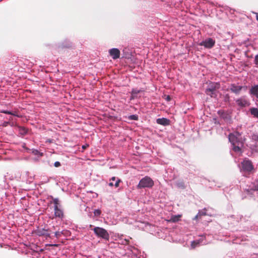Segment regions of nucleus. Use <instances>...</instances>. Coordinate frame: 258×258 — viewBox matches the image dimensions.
Listing matches in <instances>:
<instances>
[{
	"label": "nucleus",
	"mask_w": 258,
	"mask_h": 258,
	"mask_svg": "<svg viewBox=\"0 0 258 258\" xmlns=\"http://www.w3.org/2000/svg\"><path fill=\"white\" fill-rule=\"evenodd\" d=\"M54 216L55 217H58L62 219L63 216V211L59 208L58 207L54 206Z\"/></svg>",
	"instance_id": "nucleus-9"
},
{
	"label": "nucleus",
	"mask_w": 258,
	"mask_h": 258,
	"mask_svg": "<svg viewBox=\"0 0 258 258\" xmlns=\"http://www.w3.org/2000/svg\"><path fill=\"white\" fill-rule=\"evenodd\" d=\"M220 85L218 83H211L210 84L209 87L206 90V93L210 95L211 97H215L217 96L216 91L219 89Z\"/></svg>",
	"instance_id": "nucleus-3"
},
{
	"label": "nucleus",
	"mask_w": 258,
	"mask_h": 258,
	"mask_svg": "<svg viewBox=\"0 0 258 258\" xmlns=\"http://www.w3.org/2000/svg\"><path fill=\"white\" fill-rule=\"evenodd\" d=\"M242 169L246 171L250 172L253 169L252 162L249 160H244L241 163Z\"/></svg>",
	"instance_id": "nucleus-5"
},
{
	"label": "nucleus",
	"mask_w": 258,
	"mask_h": 258,
	"mask_svg": "<svg viewBox=\"0 0 258 258\" xmlns=\"http://www.w3.org/2000/svg\"><path fill=\"white\" fill-rule=\"evenodd\" d=\"M257 138L258 139V137H257Z\"/></svg>",
	"instance_id": "nucleus-37"
},
{
	"label": "nucleus",
	"mask_w": 258,
	"mask_h": 258,
	"mask_svg": "<svg viewBox=\"0 0 258 258\" xmlns=\"http://www.w3.org/2000/svg\"><path fill=\"white\" fill-rule=\"evenodd\" d=\"M116 179V177L114 176L111 178V180H112V181H115Z\"/></svg>",
	"instance_id": "nucleus-34"
},
{
	"label": "nucleus",
	"mask_w": 258,
	"mask_h": 258,
	"mask_svg": "<svg viewBox=\"0 0 258 258\" xmlns=\"http://www.w3.org/2000/svg\"><path fill=\"white\" fill-rule=\"evenodd\" d=\"M60 235V233L59 232H55V236L56 237H59Z\"/></svg>",
	"instance_id": "nucleus-30"
},
{
	"label": "nucleus",
	"mask_w": 258,
	"mask_h": 258,
	"mask_svg": "<svg viewBox=\"0 0 258 258\" xmlns=\"http://www.w3.org/2000/svg\"><path fill=\"white\" fill-rule=\"evenodd\" d=\"M250 93L254 96L258 101V85L252 86L250 89Z\"/></svg>",
	"instance_id": "nucleus-12"
},
{
	"label": "nucleus",
	"mask_w": 258,
	"mask_h": 258,
	"mask_svg": "<svg viewBox=\"0 0 258 258\" xmlns=\"http://www.w3.org/2000/svg\"><path fill=\"white\" fill-rule=\"evenodd\" d=\"M93 231L98 237H101L106 240L109 239V235L105 229L99 227H96L93 229Z\"/></svg>",
	"instance_id": "nucleus-4"
},
{
	"label": "nucleus",
	"mask_w": 258,
	"mask_h": 258,
	"mask_svg": "<svg viewBox=\"0 0 258 258\" xmlns=\"http://www.w3.org/2000/svg\"><path fill=\"white\" fill-rule=\"evenodd\" d=\"M109 55L113 59H116L120 57V51L117 48H112L109 50Z\"/></svg>",
	"instance_id": "nucleus-7"
},
{
	"label": "nucleus",
	"mask_w": 258,
	"mask_h": 258,
	"mask_svg": "<svg viewBox=\"0 0 258 258\" xmlns=\"http://www.w3.org/2000/svg\"><path fill=\"white\" fill-rule=\"evenodd\" d=\"M137 97V96H136L134 94H131V96L130 99L131 100H133V99H135Z\"/></svg>",
	"instance_id": "nucleus-28"
},
{
	"label": "nucleus",
	"mask_w": 258,
	"mask_h": 258,
	"mask_svg": "<svg viewBox=\"0 0 258 258\" xmlns=\"http://www.w3.org/2000/svg\"><path fill=\"white\" fill-rule=\"evenodd\" d=\"M181 217V215H173L171 216V218L168 220V221L172 223L177 222L180 220Z\"/></svg>",
	"instance_id": "nucleus-14"
},
{
	"label": "nucleus",
	"mask_w": 258,
	"mask_h": 258,
	"mask_svg": "<svg viewBox=\"0 0 258 258\" xmlns=\"http://www.w3.org/2000/svg\"><path fill=\"white\" fill-rule=\"evenodd\" d=\"M120 181H121L120 179L117 178L115 184H114V186L116 187H118L119 186V183L120 182Z\"/></svg>",
	"instance_id": "nucleus-24"
},
{
	"label": "nucleus",
	"mask_w": 258,
	"mask_h": 258,
	"mask_svg": "<svg viewBox=\"0 0 258 258\" xmlns=\"http://www.w3.org/2000/svg\"><path fill=\"white\" fill-rule=\"evenodd\" d=\"M8 123V122H5L4 126H6Z\"/></svg>",
	"instance_id": "nucleus-36"
},
{
	"label": "nucleus",
	"mask_w": 258,
	"mask_h": 258,
	"mask_svg": "<svg viewBox=\"0 0 258 258\" xmlns=\"http://www.w3.org/2000/svg\"><path fill=\"white\" fill-rule=\"evenodd\" d=\"M237 104L241 107H244L249 105V103L244 97H241L236 100Z\"/></svg>",
	"instance_id": "nucleus-8"
},
{
	"label": "nucleus",
	"mask_w": 258,
	"mask_h": 258,
	"mask_svg": "<svg viewBox=\"0 0 258 258\" xmlns=\"http://www.w3.org/2000/svg\"><path fill=\"white\" fill-rule=\"evenodd\" d=\"M250 112L254 117L258 118V109L256 108H252L250 109Z\"/></svg>",
	"instance_id": "nucleus-16"
},
{
	"label": "nucleus",
	"mask_w": 258,
	"mask_h": 258,
	"mask_svg": "<svg viewBox=\"0 0 258 258\" xmlns=\"http://www.w3.org/2000/svg\"><path fill=\"white\" fill-rule=\"evenodd\" d=\"M143 92H144L143 89L138 90L137 89H133L131 94H134V95L137 96L138 93H140Z\"/></svg>",
	"instance_id": "nucleus-17"
},
{
	"label": "nucleus",
	"mask_w": 258,
	"mask_h": 258,
	"mask_svg": "<svg viewBox=\"0 0 258 258\" xmlns=\"http://www.w3.org/2000/svg\"><path fill=\"white\" fill-rule=\"evenodd\" d=\"M71 45L70 44H68L67 46H63L62 45H61L60 46H59V48H63L64 47H66V48H70L71 47Z\"/></svg>",
	"instance_id": "nucleus-25"
},
{
	"label": "nucleus",
	"mask_w": 258,
	"mask_h": 258,
	"mask_svg": "<svg viewBox=\"0 0 258 258\" xmlns=\"http://www.w3.org/2000/svg\"><path fill=\"white\" fill-rule=\"evenodd\" d=\"M154 185L153 180L149 177L146 176L142 178L138 185V188L152 187Z\"/></svg>",
	"instance_id": "nucleus-2"
},
{
	"label": "nucleus",
	"mask_w": 258,
	"mask_h": 258,
	"mask_svg": "<svg viewBox=\"0 0 258 258\" xmlns=\"http://www.w3.org/2000/svg\"><path fill=\"white\" fill-rule=\"evenodd\" d=\"M156 122L158 124L164 126L170 124V120L166 118H158Z\"/></svg>",
	"instance_id": "nucleus-11"
},
{
	"label": "nucleus",
	"mask_w": 258,
	"mask_h": 258,
	"mask_svg": "<svg viewBox=\"0 0 258 258\" xmlns=\"http://www.w3.org/2000/svg\"><path fill=\"white\" fill-rule=\"evenodd\" d=\"M253 14H254L255 15V16H256V20L258 21V13H256V12H253Z\"/></svg>",
	"instance_id": "nucleus-31"
},
{
	"label": "nucleus",
	"mask_w": 258,
	"mask_h": 258,
	"mask_svg": "<svg viewBox=\"0 0 258 258\" xmlns=\"http://www.w3.org/2000/svg\"><path fill=\"white\" fill-rule=\"evenodd\" d=\"M130 119L138 120V116L137 115H131L128 117Z\"/></svg>",
	"instance_id": "nucleus-22"
},
{
	"label": "nucleus",
	"mask_w": 258,
	"mask_h": 258,
	"mask_svg": "<svg viewBox=\"0 0 258 258\" xmlns=\"http://www.w3.org/2000/svg\"><path fill=\"white\" fill-rule=\"evenodd\" d=\"M167 100H170V96H168L167 97Z\"/></svg>",
	"instance_id": "nucleus-35"
},
{
	"label": "nucleus",
	"mask_w": 258,
	"mask_h": 258,
	"mask_svg": "<svg viewBox=\"0 0 258 258\" xmlns=\"http://www.w3.org/2000/svg\"><path fill=\"white\" fill-rule=\"evenodd\" d=\"M88 146H88V145H87V146H82V148H83V149H86V148H87V147H88Z\"/></svg>",
	"instance_id": "nucleus-33"
},
{
	"label": "nucleus",
	"mask_w": 258,
	"mask_h": 258,
	"mask_svg": "<svg viewBox=\"0 0 258 258\" xmlns=\"http://www.w3.org/2000/svg\"><path fill=\"white\" fill-rule=\"evenodd\" d=\"M109 185L110 186H113V185H114V184H113V182H109Z\"/></svg>",
	"instance_id": "nucleus-32"
},
{
	"label": "nucleus",
	"mask_w": 258,
	"mask_h": 258,
	"mask_svg": "<svg viewBox=\"0 0 258 258\" xmlns=\"http://www.w3.org/2000/svg\"><path fill=\"white\" fill-rule=\"evenodd\" d=\"M37 234L39 236H45L46 237L50 236V234L48 232V230L44 229L38 230Z\"/></svg>",
	"instance_id": "nucleus-15"
},
{
	"label": "nucleus",
	"mask_w": 258,
	"mask_h": 258,
	"mask_svg": "<svg viewBox=\"0 0 258 258\" xmlns=\"http://www.w3.org/2000/svg\"><path fill=\"white\" fill-rule=\"evenodd\" d=\"M228 139L232 145L233 151L235 152H241V148L243 146L241 134L238 132L235 131L229 135Z\"/></svg>",
	"instance_id": "nucleus-1"
},
{
	"label": "nucleus",
	"mask_w": 258,
	"mask_h": 258,
	"mask_svg": "<svg viewBox=\"0 0 258 258\" xmlns=\"http://www.w3.org/2000/svg\"><path fill=\"white\" fill-rule=\"evenodd\" d=\"M54 165L56 167H58L60 166V163L58 161L55 162Z\"/></svg>",
	"instance_id": "nucleus-27"
},
{
	"label": "nucleus",
	"mask_w": 258,
	"mask_h": 258,
	"mask_svg": "<svg viewBox=\"0 0 258 258\" xmlns=\"http://www.w3.org/2000/svg\"><path fill=\"white\" fill-rule=\"evenodd\" d=\"M101 213V210H99V209H97V210H95L94 211V214L95 216H99L100 215Z\"/></svg>",
	"instance_id": "nucleus-23"
},
{
	"label": "nucleus",
	"mask_w": 258,
	"mask_h": 258,
	"mask_svg": "<svg viewBox=\"0 0 258 258\" xmlns=\"http://www.w3.org/2000/svg\"><path fill=\"white\" fill-rule=\"evenodd\" d=\"M254 62L255 64L258 66V54L256 55L254 58Z\"/></svg>",
	"instance_id": "nucleus-26"
},
{
	"label": "nucleus",
	"mask_w": 258,
	"mask_h": 258,
	"mask_svg": "<svg viewBox=\"0 0 258 258\" xmlns=\"http://www.w3.org/2000/svg\"><path fill=\"white\" fill-rule=\"evenodd\" d=\"M252 186L251 188L246 189V191L247 194H250L252 190L257 191L258 190V179L255 180L252 183Z\"/></svg>",
	"instance_id": "nucleus-13"
},
{
	"label": "nucleus",
	"mask_w": 258,
	"mask_h": 258,
	"mask_svg": "<svg viewBox=\"0 0 258 258\" xmlns=\"http://www.w3.org/2000/svg\"><path fill=\"white\" fill-rule=\"evenodd\" d=\"M215 41L212 38H208L205 41L202 42L201 45L205 46L206 48H211L215 45Z\"/></svg>",
	"instance_id": "nucleus-6"
},
{
	"label": "nucleus",
	"mask_w": 258,
	"mask_h": 258,
	"mask_svg": "<svg viewBox=\"0 0 258 258\" xmlns=\"http://www.w3.org/2000/svg\"><path fill=\"white\" fill-rule=\"evenodd\" d=\"M0 111H1V112L3 113L8 114H11V115H14V116H17L15 112H11V111H7V110H2Z\"/></svg>",
	"instance_id": "nucleus-19"
},
{
	"label": "nucleus",
	"mask_w": 258,
	"mask_h": 258,
	"mask_svg": "<svg viewBox=\"0 0 258 258\" xmlns=\"http://www.w3.org/2000/svg\"><path fill=\"white\" fill-rule=\"evenodd\" d=\"M207 210L206 208L203 209L202 210H200L199 211L198 213H199V216H206L207 215Z\"/></svg>",
	"instance_id": "nucleus-18"
},
{
	"label": "nucleus",
	"mask_w": 258,
	"mask_h": 258,
	"mask_svg": "<svg viewBox=\"0 0 258 258\" xmlns=\"http://www.w3.org/2000/svg\"><path fill=\"white\" fill-rule=\"evenodd\" d=\"M53 203L54 204V206H57V207H59V201L57 198H53L52 197Z\"/></svg>",
	"instance_id": "nucleus-21"
},
{
	"label": "nucleus",
	"mask_w": 258,
	"mask_h": 258,
	"mask_svg": "<svg viewBox=\"0 0 258 258\" xmlns=\"http://www.w3.org/2000/svg\"><path fill=\"white\" fill-rule=\"evenodd\" d=\"M242 88V86H237L235 84H233L231 85L230 90L232 92H233L236 94H238L240 92Z\"/></svg>",
	"instance_id": "nucleus-10"
},
{
	"label": "nucleus",
	"mask_w": 258,
	"mask_h": 258,
	"mask_svg": "<svg viewBox=\"0 0 258 258\" xmlns=\"http://www.w3.org/2000/svg\"><path fill=\"white\" fill-rule=\"evenodd\" d=\"M201 218V216H199V213L195 216L194 218V220H198L199 218Z\"/></svg>",
	"instance_id": "nucleus-29"
},
{
	"label": "nucleus",
	"mask_w": 258,
	"mask_h": 258,
	"mask_svg": "<svg viewBox=\"0 0 258 258\" xmlns=\"http://www.w3.org/2000/svg\"><path fill=\"white\" fill-rule=\"evenodd\" d=\"M201 242L200 240H198V241H192L191 242V246L192 247V248H195L198 245H199L200 244V243Z\"/></svg>",
	"instance_id": "nucleus-20"
}]
</instances>
